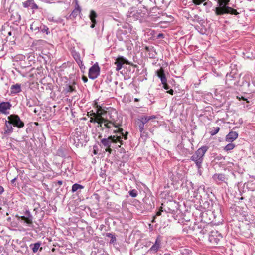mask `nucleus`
I'll return each instance as SVG.
<instances>
[{"instance_id": "32", "label": "nucleus", "mask_w": 255, "mask_h": 255, "mask_svg": "<svg viewBox=\"0 0 255 255\" xmlns=\"http://www.w3.org/2000/svg\"><path fill=\"white\" fill-rule=\"evenodd\" d=\"M138 121L141 122L144 125L146 124L148 122H149L148 120H147V118L146 117V116L141 117L138 120Z\"/></svg>"}, {"instance_id": "28", "label": "nucleus", "mask_w": 255, "mask_h": 255, "mask_svg": "<svg viewBox=\"0 0 255 255\" xmlns=\"http://www.w3.org/2000/svg\"><path fill=\"white\" fill-rule=\"evenodd\" d=\"M219 130H220L219 127H213L211 129V130L210 131V134L212 136H213V135L216 134L219 132Z\"/></svg>"}, {"instance_id": "5", "label": "nucleus", "mask_w": 255, "mask_h": 255, "mask_svg": "<svg viewBox=\"0 0 255 255\" xmlns=\"http://www.w3.org/2000/svg\"><path fill=\"white\" fill-rule=\"evenodd\" d=\"M7 119L14 127H16L18 128H21L24 126V123L20 120L19 117L17 115H11L8 117Z\"/></svg>"}, {"instance_id": "20", "label": "nucleus", "mask_w": 255, "mask_h": 255, "mask_svg": "<svg viewBox=\"0 0 255 255\" xmlns=\"http://www.w3.org/2000/svg\"><path fill=\"white\" fill-rule=\"evenodd\" d=\"M97 14L94 10H91L90 11L89 17L92 23V24L91 25V27L92 28H93L95 26V24L96 23V18L97 17Z\"/></svg>"}, {"instance_id": "37", "label": "nucleus", "mask_w": 255, "mask_h": 255, "mask_svg": "<svg viewBox=\"0 0 255 255\" xmlns=\"http://www.w3.org/2000/svg\"><path fill=\"white\" fill-rule=\"evenodd\" d=\"M42 31L43 32H46L47 34H48L49 32H48V28L45 26H44L43 27V28L42 29Z\"/></svg>"}, {"instance_id": "7", "label": "nucleus", "mask_w": 255, "mask_h": 255, "mask_svg": "<svg viewBox=\"0 0 255 255\" xmlns=\"http://www.w3.org/2000/svg\"><path fill=\"white\" fill-rule=\"evenodd\" d=\"M100 74V68L99 66L95 64L89 70V77L91 79H96Z\"/></svg>"}, {"instance_id": "35", "label": "nucleus", "mask_w": 255, "mask_h": 255, "mask_svg": "<svg viewBox=\"0 0 255 255\" xmlns=\"http://www.w3.org/2000/svg\"><path fill=\"white\" fill-rule=\"evenodd\" d=\"M206 0H193V2L195 5H200L201 3H202L203 2H204Z\"/></svg>"}, {"instance_id": "43", "label": "nucleus", "mask_w": 255, "mask_h": 255, "mask_svg": "<svg viewBox=\"0 0 255 255\" xmlns=\"http://www.w3.org/2000/svg\"><path fill=\"white\" fill-rule=\"evenodd\" d=\"M26 216H21V219L23 220L24 221H25V220L26 219Z\"/></svg>"}, {"instance_id": "1", "label": "nucleus", "mask_w": 255, "mask_h": 255, "mask_svg": "<svg viewBox=\"0 0 255 255\" xmlns=\"http://www.w3.org/2000/svg\"><path fill=\"white\" fill-rule=\"evenodd\" d=\"M102 121H103L104 128L108 129H111L112 128H117L116 130H114V132H120L124 139H127L128 132H127L126 134H124L123 129L120 128L122 125V121L119 119L117 112L115 109L109 110L106 113V116L102 118Z\"/></svg>"}, {"instance_id": "6", "label": "nucleus", "mask_w": 255, "mask_h": 255, "mask_svg": "<svg viewBox=\"0 0 255 255\" xmlns=\"http://www.w3.org/2000/svg\"><path fill=\"white\" fill-rule=\"evenodd\" d=\"M157 76L160 79L163 88L166 90L169 89V86L167 84V79L166 78L164 70L161 68L159 70L156 71Z\"/></svg>"}, {"instance_id": "3", "label": "nucleus", "mask_w": 255, "mask_h": 255, "mask_svg": "<svg viewBox=\"0 0 255 255\" xmlns=\"http://www.w3.org/2000/svg\"><path fill=\"white\" fill-rule=\"evenodd\" d=\"M207 149L208 148L206 146H202L191 156V159L195 163L198 168H202L203 157Z\"/></svg>"}, {"instance_id": "19", "label": "nucleus", "mask_w": 255, "mask_h": 255, "mask_svg": "<svg viewBox=\"0 0 255 255\" xmlns=\"http://www.w3.org/2000/svg\"><path fill=\"white\" fill-rule=\"evenodd\" d=\"M213 179L218 184H219L222 182H225L226 180L225 175L223 174H215L213 176Z\"/></svg>"}, {"instance_id": "9", "label": "nucleus", "mask_w": 255, "mask_h": 255, "mask_svg": "<svg viewBox=\"0 0 255 255\" xmlns=\"http://www.w3.org/2000/svg\"><path fill=\"white\" fill-rule=\"evenodd\" d=\"M161 239L160 236H158L154 244L149 249L148 252L152 253H156L161 248Z\"/></svg>"}, {"instance_id": "39", "label": "nucleus", "mask_w": 255, "mask_h": 255, "mask_svg": "<svg viewBox=\"0 0 255 255\" xmlns=\"http://www.w3.org/2000/svg\"><path fill=\"white\" fill-rule=\"evenodd\" d=\"M106 151L111 153L112 149L110 148V147H107V148L106 149Z\"/></svg>"}, {"instance_id": "14", "label": "nucleus", "mask_w": 255, "mask_h": 255, "mask_svg": "<svg viewBox=\"0 0 255 255\" xmlns=\"http://www.w3.org/2000/svg\"><path fill=\"white\" fill-rule=\"evenodd\" d=\"M81 12V9L79 5L76 3V6L73 10L71 14L67 17V19L74 20Z\"/></svg>"}, {"instance_id": "31", "label": "nucleus", "mask_w": 255, "mask_h": 255, "mask_svg": "<svg viewBox=\"0 0 255 255\" xmlns=\"http://www.w3.org/2000/svg\"><path fill=\"white\" fill-rule=\"evenodd\" d=\"M138 125L139 129L141 133L143 132L144 129V124L142 123L141 122L139 121L137 122Z\"/></svg>"}, {"instance_id": "47", "label": "nucleus", "mask_w": 255, "mask_h": 255, "mask_svg": "<svg viewBox=\"0 0 255 255\" xmlns=\"http://www.w3.org/2000/svg\"><path fill=\"white\" fill-rule=\"evenodd\" d=\"M8 35V36H11L12 35V32L11 31L9 32Z\"/></svg>"}, {"instance_id": "22", "label": "nucleus", "mask_w": 255, "mask_h": 255, "mask_svg": "<svg viewBox=\"0 0 255 255\" xmlns=\"http://www.w3.org/2000/svg\"><path fill=\"white\" fill-rule=\"evenodd\" d=\"M247 187L252 190L255 189V178L251 177V179L247 183Z\"/></svg>"}, {"instance_id": "38", "label": "nucleus", "mask_w": 255, "mask_h": 255, "mask_svg": "<svg viewBox=\"0 0 255 255\" xmlns=\"http://www.w3.org/2000/svg\"><path fill=\"white\" fill-rule=\"evenodd\" d=\"M82 80L84 81V82H85V83L87 82V81H88L87 78L86 77H85V76H83L82 77Z\"/></svg>"}, {"instance_id": "4", "label": "nucleus", "mask_w": 255, "mask_h": 255, "mask_svg": "<svg viewBox=\"0 0 255 255\" xmlns=\"http://www.w3.org/2000/svg\"><path fill=\"white\" fill-rule=\"evenodd\" d=\"M120 142L121 144H123V141L121 140V137L119 136H111L108 138H104L101 140V143L106 147H110L111 144L112 142L116 143Z\"/></svg>"}, {"instance_id": "15", "label": "nucleus", "mask_w": 255, "mask_h": 255, "mask_svg": "<svg viewBox=\"0 0 255 255\" xmlns=\"http://www.w3.org/2000/svg\"><path fill=\"white\" fill-rule=\"evenodd\" d=\"M12 125L9 120L5 121L4 128V133L5 134H10L13 132V128L12 127Z\"/></svg>"}, {"instance_id": "10", "label": "nucleus", "mask_w": 255, "mask_h": 255, "mask_svg": "<svg viewBox=\"0 0 255 255\" xmlns=\"http://www.w3.org/2000/svg\"><path fill=\"white\" fill-rule=\"evenodd\" d=\"M11 104L9 102L0 103V114H8V110L10 109Z\"/></svg>"}, {"instance_id": "24", "label": "nucleus", "mask_w": 255, "mask_h": 255, "mask_svg": "<svg viewBox=\"0 0 255 255\" xmlns=\"http://www.w3.org/2000/svg\"><path fill=\"white\" fill-rule=\"evenodd\" d=\"M26 214L27 215V217H26V219L24 221L25 223L29 225H30L32 224V219L33 217L30 214V212L29 211H26Z\"/></svg>"}, {"instance_id": "46", "label": "nucleus", "mask_w": 255, "mask_h": 255, "mask_svg": "<svg viewBox=\"0 0 255 255\" xmlns=\"http://www.w3.org/2000/svg\"><path fill=\"white\" fill-rule=\"evenodd\" d=\"M16 178H14V179H13L11 180V182H12V183H13L15 182V181L16 180Z\"/></svg>"}, {"instance_id": "40", "label": "nucleus", "mask_w": 255, "mask_h": 255, "mask_svg": "<svg viewBox=\"0 0 255 255\" xmlns=\"http://www.w3.org/2000/svg\"><path fill=\"white\" fill-rule=\"evenodd\" d=\"M3 191H4L3 188L1 186H0V194H1Z\"/></svg>"}, {"instance_id": "23", "label": "nucleus", "mask_w": 255, "mask_h": 255, "mask_svg": "<svg viewBox=\"0 0 255 255\" xmlns=\"http://www.w3.org/2000/svg\"><path fill=\"white\" fill-rule=\"evenodd\" d=\"M21 91V86L20 84H16L13 85L11 87V92L12 93L16 94L19 93Z\"/></svg>"}, {"instance_id": "25", "label": "nucleus", "mask_w": 255, "mask_h": 255, "mask_svg": "<svg viewBox=\"0 0 255 255\" xmlns=\"http://www.w3.org/2000/svg\"><path fill=\"white\" fill-rule=\"evenodd\" d=\"M40 245L41 243L40 242H37L35 244H31L30 245V247L31 248L33 253H36L38 251V250L39 249Z\"/></svg>"}, {"instance_id": "42", "label": "nucleus", "mask_w": 255, "mask_h": 255, "mask_svg": "<svg viewBox=\"0 0 255 255\" xmlns=\"http://www.w3.org/2000/svg\"><path fill=\"white\" fill-rule=\"evenodd\" d=\"M90 115L91 116H92L93 117H96L97 116V113H94V112H92L91 114H90Z\"/></svg>"}, {"instance_id": "44", "label": "nucleus", "mask_w": 255, "mask_h": 255, "mask_svg": "<svg viewBox=\"0 0 255 255\" xmlns=\"http://www.w3.org/2000/svg\"><path fill=\"white\" fill-rule=\"evenodd\" d=\"M198 173L200 175H201L202 172L201 170V168H198Z\"/></svg>"}, {"instance_id": "33", "label": "nucleus", "mask_w": 255, "mask_h": 255, "mask_svg": "<svg viewBox=\"0 0 255 255\" xmlns=\"http://www.w3.org/2000/svg\"><path fill=\"white\" fill-rule=\"evenodd\" d=\"M129 194L132 197H136L137 195V192L135 189H133L129 191Z\"/></svg>"}, {"instance_id": "27", "label": "nucleus", "mask_w": 255, "mask_h": 255, "mask_svg": "<svg viewBox=\"0 0 255 255\" xmlns=\"http://www.w3.org/2000/svg\"><path fill=\"white\" fill-rule=\"evenodd\" d=\"M38 22H34L32 23L30 26V29L33 31H39V24Z\"/></svg>"}, {"instance_id": "30", "label": "nucleus", "mask_w": 255, "mask_h": 255, "mask_svg": "<svg viewBox=\"0 0 255 255\" xmlns=\"http://www.w3.org/2000/svg\"><path fill=\"white\" fill-rule=\"evenodd\" d=\"M235 147V145L233 143L228 144L224 148V149L226 151H229L232 150Z\"/></svg>"}, {"instance_id": "13", "label": "nucleus", "mask_w": 255, "mask_h": 255, "mask_svg": "<svg viewBox=\"0 0 255 255\" xmlns=\"http://www.w3.org/2000/svg\"><path fill=\"white\" fill-rule=\"evenodd\" d=\"M95 106L97 109V116L98 117L104 118L106 116V113L108 112V111L103 109L100 106L98 105L97 103H95Z\"/></svg>"}, {"instance_id": "12", "label": "nucleus", "mask_w": 255, "mask_h": 255, "mask_svg": "<svg viewBox=\"0 0 255 255\" xmlns=\"http://www.w3.org/2000/svg\"><path fill=\"white\" fill-rule=\"evenodd\" d=\"M141 13L138 12L135 8H131L127 13V16L128 17H132L135 20H137L141 17Z\"/></svg>"}, {"instance_id": "16", "label": "nucleus", "mask_w": 255, "mask_h": 255, "mask_svg": "<svg viewBox=\"0 0 255 255\" xmlns=\"http://www.w3.org/2000/svg\"><path fill=\"white\" fill-rule=\"evenodd\" d=\"M72 56L74 59L75 60L76 62L79 66L81 69L84 68V64H83L82 61L81 60L80 55L79 53L76 51L72 52Z\"/></svg>"}, {"instance_id": "17", "label": "nucleus", "mask_w": 255, "mask_h": 255, "mask_svg": "<svg viewBox=\"0 0 255 255\" xmlns=\"http://www.w3.org/2000/svg\"><path fill=\"white\" fill-rule=\"evenodd\" d=\"M23 6L25 8L30 7L32 9H38V6L35 3L33 0H28L23 3Z\"/></svg>"}, {"instance_id": "49", "label": "nucleus", "mask_w": 255, "mask_h": 255, "mask_svg": "<svg viewBox=\"0 0 255 255\" xmlns=\"http://www.w3.org/2000/svg\"><path fill=\"white\" fill-rule=\"evenodd\" d=\"M206 5V3H205L204 4V5Z\"/></svg>"}, {"instance_id": "2", "label": "nucleus", "mask_w": 255, "mask_h": 255, "mask_svg": "<svg viewBox=\"0 0 255 255\" xmlns=\"http://www.w3.org/2000/svg\"><path fill=\"white\" fill-rule=\"evenodd\" d=\"M229 0H219L218 3L219 6L217 7L215 10L216 15H223L225 13L236 14L237 13L236 10L226 6Z\"/></svg>"}, {"instance_id": "41", "label": "nucleus", "mask_w": 255, "mask_h": 255, "mask_svg": "<svg viewBox=\"0 0 255 255\" xmlns=\"http://www.w3.org/2000/svg\"><path fill=\"white\" fill-rule=\"evenodd\" d=\"M167 92L171 95H173L174 91L173 90L170 89L168 91H167Z\"/></svg>"}, {"instance_id": "18", "label": "nucleus", "mask_w": 255, "mask_h": 255, "mask_svg": "<svg viewBox=\"0 0 255 255\" xmlns=\"http://www.w3.org/2000/svg\"><path fill=\"white\" fill-rule=\"evenodd\" d=\"M238 134L235 131L230 132L226 137V140L228 142H232L237 138Z\"/></svg>"}, {"instance_id": "26", "label": "nucleus", "mask_w": 255, "mask_h": 255, "mask_svg": "<svg viewBox=\"0 0 255 255\" xmlns=\"http://www.w3.org/2000/svg\"><path fill=\"white\" fill-rule=\"evenodd\" d=\"M84 188V186L77 183H75L73 185L72 187V192H75L78 189H82Z\"/></svg>"}, {"instance_id": "8", "label": "nucleus", "mask_w": 255, "mask_h": 255, "mask_svg": "<svg viewBox=\"0 0 255 255\" xmlns=\"http://www.w3.org/2000/svg\"><path fill=\"white\" fill-rule=\"evenodd\" d=\"M115 64L116 65V70L118 71L120 70L124 64H129V62L123 56H119L115 62Z\"/></svg>"}, {"instance_id": "21", "label": "nucleus", "mask_w": 255, "mask_h": 255, "mask_svg": "<svg viewBox=\"0 0 255 255\" xmlns=\"http://www.w3.org/2000/svg\"><path fill=\"white\" fill-rule=\"evenodd\" d=\"M102 118L98 117L97 116L96 117H91L90 119V122L91 123H97L99 125V126L102 128L103 121H102Z\"/></svg>"}, {"instance_id": "29", "label": "nucleus", "mask_w": 255, "mask_h": 255, "mask_svg": "<svg viewBox=\"0 0 255 255\" xmlns=\"http://www.w3.org/2000/svg\"><path fill=\"white\" fill-rule=\"evenodd\" d=\"M106 236L108 237H109L110 238L111 240H110V243H113L115 242L116 241V238L111 233H107L106 234Z\"/></svg>"}, {"instance_id": "45", "label": "nucleus", "mask_w": 255, "mask_h": 255, "mask_svg": "<svg viewBox=\"0 0 255 255\" xmlns=\"http://www.w3.org/2000/svg\"><path fill=\"white\" fill-rule=\"evenodd\" d=\"M161 214V211H159L157 212L156 215L157 216H160Z\"/></svg>"}, {"instance_id": "11", "label": "nucleus", "mask_w": 255, "mask_h": 255, "mask_svg": "<svg viewBox=\"0 0 255 255\" xmlns=\"http://www.w3.org/2000/svg\"><path fill=\"white\" fill-rule=\"evenodd\" d=\"M222 236L217 231H212L209 237V241L213 244H217L220 241Z\"/></svg>"}, {"instance_id": "34", "label": "nucleus", "mask_w": 255, "mask_h": 255, "mask_svg": "<svg viewBox=\"0 0 255 255\" xmlns=\"http://www.w3.org/2000/svg\"><path fill=\"white\" fill-rule=\"evenodd\" d=\"M75 86L74 85H69L67 89V92H72L75 91Z\"/></svg>"}, {"instance_id": "48", "label": "nucleus", "mask_w": 255, "mask_h": 255, "mask_svg": "<svg viewBox=\"0 0 255 255\" xmlns=\"http://www.w3.org/2000/svg\"><path fill=\"white\" fill-rule=\"evenodd\" d=\"M59 184H61L62 183V181H59Z\"/></svg>"}, {"instance_id": "36", "label": "nucleus", "mask_w": 255, "mask_h": 255, "mask_svg": "<svg viewBox=\"0 0 255 255\" xmlns=\"http://www.w3.org/2000/svg\"><path fill=\"white\" fill-rule=\"evenodd\" d=\"M146 117L147 118V120H148V121H150L152 119H155L156 118V116H154V115H152V116H146Z\"/></svg>"}]
</instances>
